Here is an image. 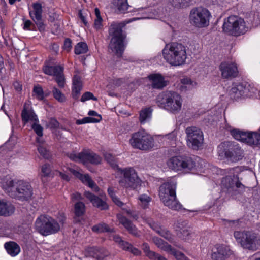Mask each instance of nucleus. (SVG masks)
<instances>
[{"label": "nucleus", "instance_id": "1", "mask_svg": "<svg viewBox=\"0 0 260 260\" xmlns=\"http://www.w3.org/2000/svg\"><path fill=\"white\" fill-rule=\"evenodd\" d=\"M2 187L8 194L22 201H27L32 196V187L30 184L23 180L17 182L10 179L3 181Z\"/></svg>", "mask_w": 260, "mask_h": 260}, {"label": "nucleus", "instance_id": "2", "mask_svg": "<svg viewBox=\"0 0 260 260\" xmlns=\"http://www.w3.org/2000/svg\"><path fill=\"white\" fill-rule=\"evenodd\" d=\"M128 22H112L109 28V34L111 37L109 48L118 56H121L124 50V40L125 35L122 28Z\"/></svg>", "mask_w": 260, "mask_h": 260}, {"label": "nucleus", "instance_id": "3", "mask_svg": "<svg viewBox=\"0 0 260 260\" xmlns=\"http://www.w3.org/2000/svg\"><path fill=\"white\" fill-rule=\"evenodd\" d=\"M164 58L170 65L179 66L185 63L187 58L186 47L181 43L167 44L162 50Z\"/></svg>", "mask_w": 260, "mask_h": 260}, {"label": "nucleus", "instance_id": "4", "mask_svg": "<svg viewBox=\"0 0 260 260\" xmlns=\"http://www.w3.org/2000/svg\"><path fill=\"white\" fill-rule=\"evenodd\" d=\"M156 103L160 108L175 113L181 110L182 99L181 95L176 92L165 91L157 95Z\"/></svg>", "mask_w": 260, "mask_h": 260}, {"label": "nucleus", "instance_id": "5", "mask_svg": "<svg viewBox=\"0 0 260 260\" xmlns=\"http://www.w3.org/2000/svg\"><path fill=\"white\" fill-rule=\"evenodd\" d=\"M176 188V184L173 181L164 183L159 187V196L166 206L178 211L182 208V206L177 200Z\"/></svg>", "mask_w": 260, "mask_h": 260}, {"label": "nucleus", "instance_id": "6", "mask_svg": "<svg viewBox=\"0 0 260 260\" xmlns=\"http://www.w3.org/2000/svg\"><path fill=\"white\" fill-rule=\"evenodd\" d=\"M222 29L224 32L234 36L245 34L248 29L244 19L236 15H231L224 19Z\"/></svg>", "mask_w": 260, "mask_h": 260}, {"label": "nucleus", "instance_id": "7", "mask_svg": "<svg viewBox=\"0 0 260 260\" xmlns=\"http://www.w3.org/2000/svg\"><path fill=\"white\" fill-rule=\"evenodd\" d=\"M234 236L236 241L244 249L256 251L260 246V238L254 233L250 231H235Z\"/></svg>", "mask_w": 260, "mask_h": 260}, {"label": "nucleus", "instance_id": "8", "mask_svg": "<svg viewBox=\"0 0 260 260\" xmlns=\"http://www.w3.org/2000/svg\"><path fill=\"white\" fill-rule=\"evenodd\" d=\"M154 139L144 129H141L132 134L129 140L132 146L143 151H149L154 146Z\"/></svg>", "mask_w": 260, "mask_h": 260}, {"label": "nucleus", "instance_id": "9", "mask_svg": "<svg viewBox=\"0 0 260 260\" xmlns=\"http://www.w3.org/2000/svg\"><path fill=\"white\" fill-rule=\"evenodd\" d=\"M35 227L43 236L55 234L60 230V225L56 220L45 215H41L37 219Z\"/></svg>", "mask_w": 260, "mask_h": 260}, {"label": "nucleus", "instance_id": "10", "mask_svg": "<svg viewBox=\"0 0 260 260\" xmlns=\"http://www.w3.org/2000/svg\"><path fill=\"white\" fill-rule=\"evenodd\" d=\"M120 173L119 185L126 188L135 189L141 185V180L136 171L132 167L118 169Z\"/></svg>", "mask_w": 260, "mask_h": 260}, {"label": "nucleus", "instance_id": "11", "mask_svg": "<svg viewBox=\"0 0 260 260\" xmlns=\"http://www.w3.org/2000/svg\"><path fill=\"white\" fill-rule=\"evenodd\" d=\"M218 148L219 151H222L225 157L231 162H237L244 157L243 150L238 144L234 142H224Z\"/></svg>", "mask_w": 260, "mask_h": 260}, {"label": "nucleus", "instance_id": "12", "mask_svg": "<svg viewBox=\"0 0 260 260\" xmlns=\"http://www.w3.org/2000/svg\"><path fill=\"white\" fill-rule=\"evenodd\" d=\"M210 16L209 11L206 8L202 7L193 8L190 12V23L199 28L206 27L209 25Z\"/></svg>", "mask_w": 260, "mask_h": 260}, {"label": "nucleus", "instance_id": "13", "mask_svg": "<svg viewBox=\"0 0 260 260\" xmlns=\"http://www.w3.org/2000/svg\"><path fill=\"white\" fill-rule=\"evenodd\" d=\"M167 165L170 169L174 171H189L195 167V162L190 157L179 156L171 158Z\"/></svg>", "mask_w": 260, "mask_h": 260}, {"label": "nucleus", "instance_id": "14", "mask_svg": "<svg viewBox=\"0 0 260 260\" xmlns=\"http://www.w3.org/2000/svg\"><path fill=\"white\" fill-rule=\"evenodd\" d=\"M187 145L194 150H197L202 146L203 134L199 128L195 126L188 127L185 129Z\"/></svg>", "mask_w": 260, "mask_h": 260}, {"label": "nucleus", "instance_id": "15", "mask_svg": "<svg viewBox=\"0 0 260 260\" xmlns=\"http://www.w3.org/2000/svg\"><path fill=\"white\" fill-rule=\"evenodd\" d=\"M68 156L73 161H81L84 164L91 163L98 165L101 161V157L90 150H83L78 153H70Z\"/></svg>", "mask_w": 260, "mask_h": 260}, {"label": "nucleus", "instance_id": "16", "mask_svg": "<svg viewBox=\"0 0 260 260\" xmlns=\"http://www.w3.org/2000/svg\"><path fill=\"white\" fill-rule=\"evenodd\" d=\"M221 76L224 79H232L236 77L238 75L237 64L231 62H223L220 65Z\"/></svg>", "mask_w": 260, "mask_h": 260}, {"label": "nucleus", "instance_id": "17", "mask_svg": "<svg viewBox=\"0 0 260 260\" xmlns=\"http://www.w3.org/2000/svg\"><path fill=\"white\" fill-rule=\"evenodd\" d=\"M249 85L243 83L234 85L230 90L229 94L232 98L235 100H237L241 96H247L249 95Z\"/></svg>", "mask_w": 260, "mask_h": 260}, {"label": "nucleus", "instance_id": "18", "mask_svg": "<svg viewBox=\"0 0 260 260\" xmlns=\"http://www.w3.org/2000/svg\"><path fill=\"white\" fill-rule=\"evenodd\" d=\"M231 254L232 251L228 246L216 245L212 249L211 258L213 260H224Z\"/></svg>", "mask_w": 260, "mask_h": 260}, {"label": "nucleus", "instance_id": "19", "mask_svg": "<svg viewBox=\"0 0 260 260\" xmlns=\"http://www.w3.org/2000/svg\"><path fill=\"white\" fill-rule=\"evenodd\" d=\"M69 171L75 176L79 178L84 184L88 185L92 188L93 191L98 192L100 188L96 185L94 182L92 180L88 174H82L77 170L71 168H69Z\"/></svg>", "mask_w": 260, "mask_h": 260}, {"label": "nucleus", "instance_id": "20", "mask_svg": "<svg viewBox=\"0 0 260 260\" xmlns=\"http://www.w3.org/2000/svg\"><path fill=\"white\" fill-rule=\"evenodd\" d=\"M113 240L118 244L119 246L123 250L130 252L135 256L141 254V251L138 248L134 247L131 243L123 240L120 236L115 235L113 236Z\"/></svg>", "mask_w": 260, "mask_h": 260}, {"label": "nucleus", "instance_id": "21", "mask_svg": "<svg viewBox=\"0 0 260 260\" xmlns=\"http://www.w3.org/2000/svg\"><path fill=\"white\" fill-rule=\"evenodd\" d=\"M117 218L119 223L122 224L130 234L136 237L140 236V232L129 220L121 214H117Z\"/></svg>", "mask_w": 260, "mask_h": 260}, {"label": "nucleus", "instance_id": "22", "mask_svg": "<svg viewBox=\"0 0 260 260\" xmlns=\"http://www.w3.org/2000/svg\"><path fill=\"white\" fill-rule=\"evenodd\" d=\"M84 196L90 201L93 206L100 210H107L108 208V205L105 201L93 193L89 191H85Z\"/></svg>", "mask_w": 260, "mask_h": 260}, {"label": "nucleus", "instance_id": "23", "mask_svg": "<svg viewBox=\"0 0 260 260\" xmlns=\"http://www.w3.org/2000/svg\"><path fill=\"white\" fill-rule=\"evenodd\" d=\"M151 82V86L153 88L161 89L167 86V82L164 77L159 74H153L148 76Z\"/></svg>", "mask_w": 260, "mask_h": 260}, {"label": "nucleus", "instance_id": "24", "mask_svg": "<svg viewBox=\"0 0 260 260\" xmlns=\"http://www.w3.org/2000/svg\"><path fill=\"white\" fill-rule=\"evenodd\" d=\"M89 255L97 260H103L109 255V252L104 248L90 247L87 249Z\"/></svg>", "mask_w": 260, "mask_h": 260}, {"label": "nucleus", "instance_id": "25", "mask_svg": "<svg viewBox=\"0 0 260 260\" xmlns=\"http://www.w3.org/2000/svg\"><path fill=\"white\" fill-rule=\"evenodd\" d=\"M72 85V96L75 100H77L82 88V82L79 76L76 75L74 76Z\"/></svg>", "mask_w": 260, "mask_h": 260}, {"label": "nucleus", "instance_id": "26", "mask_svg": "<svg viewBox=\"0 0 260 260\" xmlns=\"http://www.w3.org/2000/svg\"><path fill=\"white\" fill-rule=\"evenodd\" d=\"M22 120L24 124L28 121H34L38 122L37 116L34 113V111L31 109H28L25 106H24L23 109L21 112Z\"/></svg>", "mask_w": 260, "mask_h": 260}, {"label": "nucleus", "instance_id": "27", "mask_svg": "<svg viewBox=\"0 0 260 260\" xmlns=\"http://www.w3.org/2000/svg\"><path fill=\"white\" fill-rule=\"evenodd\" d=\"M243 142L249 145H260V135L256 132H247Z\"/></svg>", "mask_w": 260, "mask_h": 260}, {"label": "nucleus", "instance_id": "28", "mask_svg": "<svg viewBox=\"0 0 260 260\" xmlns=\"http://www.w3.org/2000/svg\"><path fill=\"white\" fill-rule=\"evenodd\" d=\"M14 210L15 208L11 203L0 200V215L9 216Z\"/></svg>", "mask_w": 260, "mask_h": 260}, {"label": "nucleus", "instance_id": "29", "mask_svg": "<svg viewBox=\"0 0 260 260\" xmlns=\"http://www.w3.org/2000/svg\"><path fill=\"white\" fill-rule=\"evenodd\" d=\"M85 212V206L83 202H78L75 204L74 213L75 217H74V221L75 222L80 221L79 218L84 214Z\"/></svg>", "mask_w": 260, "mask_h": 260}, {"label": "nucleus", "instance_id": "30", "mask_svg": "<svg viewBox=\"0 0 260 260\" xmlns=\"http://www.w3.org/2000/svg\"><path fill=\"white\" fill-rule=\"evenodd\" d=\"M4 246L7 252L12 256L17 255L20 251L19 246L14 242H6Z\"/></svg>", "mask_w": 260, "mask_h": 260}, {"label": "nucleus", "instance_id": "31", "mask_svg": "<svg viewBox=\"0 0 260 260\" xmlns=\"http://www.w3.org/2000/svg\"><path fill=\"white\" fill-rule=\"evenodd\" d=\"M114 4L120 13H124L131 11L128 10L131 6L128 4L127 0H115Z\"/></svg>", "mask_w": 260, "mask_h": 260}, {"label": "nucleus", "instance_id": "32", "mask_svg": "<svg viewBox=\"0 0 260 260\" xmlns=\"http://www.w3.org/2000/svg\"><path fill=\"white\" fill-rule=\"evenodd\" d=\"M34 10L29 12V15L32 19H39L42 18V5L38 3H35L32 5Z\"/></svg>", "mask_w": 260, "mask_h": 260}, {"label": "nucleus", "instance_id": "33", "mask_svg": "<svg viewBox=\"0 0 260 260\" xmlns=\"http://www.w3.org/2000/svg\"><path fill=\"white\" fill-rule=\"evenodd\" d=\"M229 131L230 132L231 135L237 140L243 142L244 140H245L247 132L239 129H232L230 126H229Z\"/></svg>", "mask_w": 260, "mask_h": 260}, {"label": "nucleus", "instance_id": "34", "mask_svg": "<svg viewBox=\"0 0 260 260\" xmlns=\"http://www.w3.org/2000/svg\"><path fill=\"white\" fill-rule=\"evenodd\" d=\"M43 70L45 74L54 76L58 72L63 71V68L60 66H50L46 65L44 66Z\"/></svg>", "mask_w": 260, "mask_h": 260}, {"label": "nucleus", "instance_id": "35", "mask_svg": "<svg viewBox=\"0 0 260 260\" xmlns=\"http://www.w3.org/2000/svg\"><path fill=\"white\" fill-rule=\"evenodd\" d=\"M152 110L150 108L142 109L140 112L139 120L141 124L149 121L151 117Z\"/></svg>", "mask_w": 260, "mask_h": 260}, {"label": "nucleus", "instance_id": "36", "mask_svg": "<svg viewBox=\"0 0 260 260\" xmlns=\"http://www.w3.org/2000/svg\"><path fill=\"white\" fill-rule=\"evenodd\" d=\"M92 230L93 232L97 233H112L114 231L113 229L110 228L108 224L103 222L94 225L92 228Z\"/></svg>", "mask_w": 260, "mask_h": 260}, {"label": "nucleus", "instance_id": "37", "mask_svg": "<svg viewBox=\"0 0 260 260\" xmlns=\"http://www.w3.org/2000/svg\"><path fill=\"white\" fill-rule=\"evenodd\" d=\"M168 252L175 256L177 260H189L183 253L177 251L171 246H167L166 248Z\"/></svg>", "mask_w": 260, "mask_h": 260}, {"label": "nucleus", "instance_id": "38", "mask_svg": "<svg viewBox=\"0 0 260 260\" xmlns=\"http://www.w3.org/2000/svg\"><path fill=\"white\" fill-rule=\"evenodd\" d=\"M177 235L178 237L182 239L185 241H188L193 237V236L194 235V234L190 232L187 229H181L177 233Z\"/></svg>", "mask_w": 260, "mask_h": 260}, {"label": "nucleus", "instance_id": "39", "mask_svg": "<svg viewBox=\"0 0 260 260\" xmlns=\"http://www.w3.org/2000/svg\"><path fill=\"white\" fill-rule=\"evenodd\" d=\"M53 97L59 102H64L66 100V96L63 93L55 86L53 87L52 90Z\"/></svg>", "mask_w": 260, "mask_h": 260}, {"label": "nucleus", "instance_id": "40", "mask_svg": "<svg viewBox=\"0 0 260 260\" xmlns=\"http://www.w3.org/2000/svg\"><path fill=\"white\" fill-rule=\"evenodd\" d=\"M222 184L228 189L233 190L235 188V180L231 177L226 176L222 179Z\"/></svg>", "mask_w": 260, "mask_h": 260}, {"label": "nucleus", "instance_id": "41", "mask_svg": "<svg viewBox=\"0 0 260 260\" xmlns=\"http://www.w3.org/2000/svg\"><path fill=\"white\" fill-rule=\"evenodd\" d=\"M88 51L87 44L84 42L78 43L75 47V53L76 54H81L85 53Z\"/></svg>", "mask_w": 260, "mask_h": 260}, {"label": "nucleus", "instance_id": "42", "mask_svg": "<svg viewBox=\"0 0 260 260\" xmlns=\"http://www.w3.org/2000/svg\"><path fill=\"white\" fill-rule=\"evenodd\" d=\"M139 200L140 201V205L143 208L145 209L148 207L151 199L147 194H143L139 197Z\"/></svg>", "mask_w": 260, "mask_h": 260}, {"label": "nucleus", "instance_id": "43", "mask_svg": "<svg viewBox=\"0 0 260 260\" xmlns=\"http://www.w3.org/2000/svg\"><path fill=\"white\" fill-rule=\"evenodd\" d=\"M105 158L108 164L114 169H119L118 167L117 161L114 156L110 153L105 154Z\"/></svg>", "mask_w": 260, "mask_h": 260}, {"label": "nucleus", "instance_id": "44", "mask_svg": "<svg viewBox=\"0 0 260 260\" xmlns=\"http://www.w3.org/2000/svg\"><path fill=\"white\" fill-rule=\"evenodd\" d=\"M55 76V81L57 83L60 88H63L65 84V79L63 74V71H59L56 74Z\"/></svg>", "mask_w": 260, "mask_h": 260}, {"label": "nucleus", "instance_id": "45", "mask_svg": "<svg viewBox=\"0 0 260 260\" xmlns=\"http://www.w3.org/2000/svg\"><path fill=\"white\" fill-rule=\"evenodd\" d=\"M153 241L158 247L161 248L164 250L166 251L167 252L168 250H167V249H166V248H167V246H171L167 243L164 242V241L158 237H153Z\"/></svg>", "mask_w": 260, "mask_h": 260}, {"label": "nucleus", "instance_id": "46", "mask_svg": "<svg viewBox=\"0 0 260 260\" xmlns=\"http://www.w3.org/2000/svg\"><path fill=\"white\" fill-rule=\"evenodd\" d=\"M161 237H163L165 239H167L169 241H172L173 240L172 236L168 230L161 227L158 232L157 233Z\"/></svg>", "mask_w": 260, "mask_h": 260}, {"label": "nucleus", "instance_id": "47", "mask_svg": "<svg viewBox=\"0 0 260 260\" xmlns=\"http://www.w3.org/2000/svg\"><path fill=\"white\" fill-rule=\"evenodd\" d=\"M142 248L146 256L149 258L152 259L155 255L156 253L150 250L149 246L147 243H143Z\"/></svg>", "mask_w": 260, "mask_h": 260}, {"label": "nucleus", "instance_id": "48", "mask_svg": "<svg viewBox=\"0 0 260 260\" xmlns=\"http://www.w3.org/2000/svg\"><path fill=\"white\" fill-rule=\"evenodd\" d=\"M33 91L36 98L39 100H42L44 98V92L42 88L40 86H36L34 87Z\"/></svg>", "mask_w": 260, "mask_h": 260}, {"label": "nucleus", "instance_id": "49", "mask_svg": "<svg viewBox=\"0 0 260 260\" xmlns=\"http://www.w3.org/2000/svg\"><path fill=\"white\" fill-rule=\"evenodd\" d=\"M38 150L40 154L44 158L49 159L50 157V153L47 149L43 146L39 145L38 146Z\"/></svg>", "mask_w": 260, "mask_h": 260}, {"label": "nucleus", "instance_id": "50", "mask_svg": "<svg viewBox=\"0 0 260 260\" xmlns=\"http://www.w3.org/2000/svg\"><path fill=\"white\" fill-rule=\"evenodd\" d=\"M90 99L95 101L98 100V99L94 96L93 94L91 92H86L82 95L80 100L82 102H85V101Z\"/></svg>", "mask_w": 260, "mask_h": 260}, {"label": "nucleus", "instance_id": "51", "mask_svg": "<svg viewBox=\"0 0 260 260\" xmlns=\"http://www.w3.org/2000/svg\"><path fill=\"white\" fill-rule=\"evenodd\" d=\"M188 0H168L173 6L175 7H181L182 5L188 2Z\"/></svg>", "mask_w": 260, "mask_h": 260}, {"label": "nucleus", "instance_id": "52", "mask_svg": "<svg viewBox=\"0 0 260 260\" xmlns=\"http://www.w3.org/2000/svg\"><path fill=\"white\" fill-rule=\"evenodd\" d=\"M180 81L182 84L186 86V87L188 86L189 88L193 87L196 84V82L189 78H183L181 79Z\"/></svg>", "mask_w": 260, "mask_h": 260}, {"label": "nucleus", "instance_id": "53", "mask_svg": "<svg viewBox=\"0 0 260 260\" xmlns=\"http://www.w3.org/2000/svg\"><path fill=\"white\" fill-rule=\"evenodd\" d=\"M32 128L34 130L36 134L41 137L43 135V127L39 124L35 123L32 125Z\"/></svg>", "mask_w": 260, "mask_h": 260}, {"label": "nucleus", "instance_id": "54", "mask_svg": "<svg viewBox=\"0 0 260 260\" xmlns=\"http://www.w3.org/2000/svg\"><path fill=\"white\" fill-rule=\"evenodd\" d=\"M42 176L44 177L48 176L51 173V168L49 165L45 164L42 167Z\"/></svg>", "mask_w": 260, "mask_h": 260}, {"label": "nucleus", "instance_id": "55", "mask_svg": "<svg viewBox=\"0 0 260 260\" xmlns=\"http://www.w3.org/2000/svg\"><path fill=\"white\" fill-rule=\"evenodd\" d=\"M59 123L54 118H51L48 124V127L51 129H55L59 127Z\"/></svg>", "mask_w": 260, "mask_h": 260}, {"label": "nucleus", "instance_id": "56", "mask_svg": "<svg viewBox=\"0 0 260 260\" xmlns=\"http://www.w3.org/2000/svg\"><path fill=\"white\" fill-rule=\"evenodd\" d=\"M33 21L35 22L36 24L38 27V29L40 31H42L44 30L45 29V25L42 22V18H39V19H33Z\"/></svg>", "mask_w": 260, "mask_h": 260}, {"label": "nucleus", "instance_id": "57", "mask_svg": "<svg viewBox=\"0 0 260 260\" xmlns=\"http://www.w3.org/2000/svg\"><path fill=\"white\" fill-rule=\"evenodd\" d=\"M72 48V41L70 39H66L64 42L63 48L67 51H69Z\"/></svg>", "mask_w": 260, "mask_h": 260}, {"label": "nucleus", "instance_id": "58", "mask_svg": "<svg viewBox=\"0 0 260 260\" xmlns=\"http://www.w3.org/2000/svg\"><path fill=\"white\" fill-rule=\"evenodd\" d=\"M149 225L151 228H152L154 231H155L157 233L158 232L159 230L162 226H160L158 223L151 221L149 222Z\"/></svg>", "mask_w": 260, "mask_h": 260}, {"label": "nucleus", "instance_id": "59", "mask_svg": "<svg viewBox=\"0 0 260 260\" xmlns=\"http://www.w3.org/2000/svg\"><path fill=\"white\" fill-rule=\"evenodd\" d=\"M102 19L101 17L96 18L94 23V26L96 29H99L102 26Z\"/></svg>", "mask_w": 260, "mask_h": 260}, {"label": "nucleus", "instance_id": "60", "mask_svg": "<svg viewBox=\"0 0 260 260\" xmlns=\"http://www.w3.org/2000/svg\"><path fill=\"white\" fill-rule=\"evenodd\" d=\"M78 16L85 26H87L88 22L86 19L85 16L84 15L81 10H80L78 12Z\"/></svg>", "mask_w": 260, "mask_h": 260}, {"label": "nucleus", "instance_id": "61", "mask_svg": "<svg viewBox=\"0 0 260 260\" xmlns=\"http://www.w3.org/2000/svg\"><path fill=\"white\" fill-rule=\"evenodd\" d=\"M31 25H32V23L31 22V21L28 20H24V26L23 27V28L24 30H31V29L30 28Z\"/></svg>", "mask_w": 260, "mask_h": 260}, {"label": "nucleus", "instance_id": "62", "mask_svg": "<svg viewBox=\"0 0 260 260\" xmlns=\"http://www.w3.org/2000/svg\"><path fill=\"white\" fill-rule=\"evenodd\" d=\"M87 118V123H98L102 120V117L100 118H95L91 117H86Z\"/></svg>", "mask_w": 260, "mask_h": 260}, {"label": "nucleus", "instance_id": "63", "mask_svg": "<svg viewBox=\"0 0 260 260\" xmlns=\"http://www.w3.org/2000/svg\"><path fill=\"white\" fill-rule=\"evenodd\" d=\"M82 197L81 196V194L78 192H76L75 193H73L72 194V199L73 201L75 200H82Z\"/></svg>", "mask_w": 260, "mask_h": 260}, {"label": "nucleus", "instance_id": "64", "mask_svg": "<svg viewBox=\"0 0 260 260\" xmlns=\"http://www.w3.org/2000/svg\"><path fill=\"white\" fill-rule=\"evenodd\" d=\"M113 202L118 207H122L124 205V203L121 202L117 197L112 200Z\"/></svg>", "mask_w": 260, "mask_h": 260}]
</instances>
